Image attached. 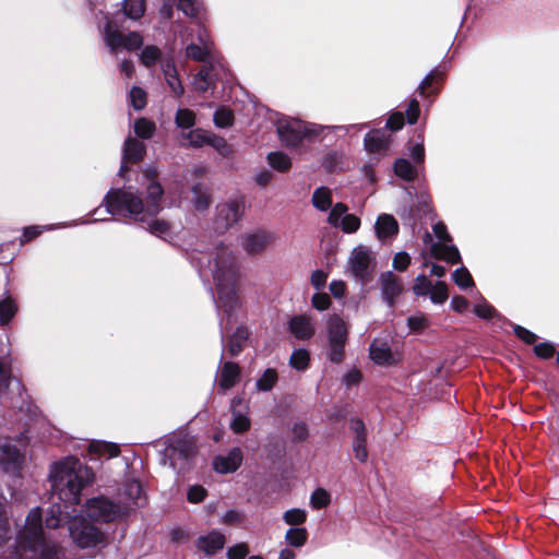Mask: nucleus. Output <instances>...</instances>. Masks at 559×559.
Segmentation results:
<instances>
[{
	"label": "nucleus",
	"instance_id": "18",
	"mask_svg": "<svg viewBox=\"0 0 559 559\" xmlns=\"http://www.w3.org/2000/svg\"><path fill=\"white\" fill-rule=\"evenodd\" d=\"M370 358L377 365L391 366L397 364L401 358L391 350L386 341L376 338L370 345Z\"/></svg>",
	"mask_w": 559,
	"mask_h": 559
},
{
	"label": "nucleus",
	"instance_id": "32",
	"mask_svg": "<svg viewBox=\"0 0 559 559\" xmlns=\"http://www.w3.org/2000/svg\"><path fill=\"white\" fill-rule=\"evenodd\" d=\"M17 306L10 296L0 300V324H8L15 316Z\"/></svg>",
	"mask_w": 559,
	"mask_h": 559
},
{
	"label": "nucleus",
	"instance_id": "3",
	"mask_svg": "<svg viewBox=\"0 0 559 559\" xmlns=\"http://www.w3.org/2000/svg\"><path fill=\"white\" fill-rule=\"evenodd\" d=\"M15 552L20 559H64L61 546L43 527L39 508L32 509L26 516Z\"/></svg>",
	"mask_w": 559,
	"mask_h": 559
},
{
	"label": "nucleus",
	"instance_id": "56",
	"mask_svg": "<svg viewBox=\"0 0 559 559\" xmlns=\"http://www.w3.org/2000/svg\"><path fill=\"white\" fill-rule=\"evenodd\" d=\"M10 525L5 513V507L0 502V544L9 538Z\"/></svg>",
	"mask_w": 559,
	"mask_h": 559
},
{
	"label": "nucleus",
	"instance_id": "22",
	"mask_svg": "<svg viewBox=\"0 0 559 559\" xmlns=\"http://www.w3.org/2000/svg\"><path fill=\"white\" fill-rule=\"evenodd\" d=\"M390 135L384 131L374 130L365 136V147L369 153L382 154L390 145Z\"/></svg>",
	"mask_w": 559,
	"mask_h": 559
},
{
	"label": "nucleus",
	"instance_id": "38",
	"mask_svg": "<svg viewBox=\"0 0 559 559\" xmlns=\"http://www.w3.org/2000/svg\"><path fill=\"white\" fill-rule=\"evenodd\" d=\"M307 535L305 527L289 528L285 534V540L293 547H301L307 542Z\"/></svg>",
	"mask_w": 559,
	"mask_h": 559
},
{
	"label": "nucleus",
	"instance_id": "64",
	"mask_svg": "<svg viewBox=\"0 0 559 559\" xmlns=\"http://www.w3.org/2000/svg\"><path fill=\"white\" fill-rule=\"evenodd\" d=\"M206 491L202 486H192L188 491V500L192 503L201 502L205 498Z\"/></svg>",
	"mask_w": 559,
	"mask_h": 559
},
{
	"label": "nucleus",
	"instance_id": "2",
	"mask_svg": "<svg viewBox=\"0 0 559 559\" xmlns=\"http://www.w3.org/2000/svg\"><path fill=\"white\" fill-rule=\"evenodd\" d=\"M197 265L201 276H211L216 286L218 312L226 318L221 319V328L227 329L236 321L235 310L238 307V277L237 259L233 250L218 243L207 252H201L197 258Z\"/></svg>",
	"mask_w": 559,
	"mask_h": 559
},
{
	"label": "nucleus",
	"instance_id": "48",
	"mask_svg": "<svg viewBox=\"0 0 559 559\" xmlns=\"http://www.w3.org/2000/svg\"><path fill=\"white\" fill-rule=\"evenodd\" d=\"M155 131V124L154 122L145 119L140 118L134 123V132L138 136L142 139H150Z\"/></svg>",
	"mask_w": 559,
	"mask_h": 559
},
{
	"label": "nucleus",
	"instance_id": "20",
	"mask_svg": "<svg viewBox=\"0 0 559 559\" xmlns=\"http://www.w3.org/2000/svg\"><path fill=\"white\" fill-rule=\"evenodd\" d=\"M381 289L384 300L392 307L395 298L403 292V285L392 272H385L381 275Z\"/></svg>",
	"mask_w": 559,
	"mask_h": 559
},
{
	"label": "nucleus",
	"instance_id": "57",
	"mask_svg": "<svg viewBox=\"0 0 559 559\" xmlns=\"http://www.w3.org/2000/svg\"><path fill=\"white\" fill-rule=\"evenodd\" d=\"M407 325L413 332H421L428 325V320L425 316H413L407 319Z\"/></svg>",
	"mask_w": 559,
	"mask_h": 559
},
{
	"label": "nucleus",
	"instance_id": "44",
	"mask_svg": "<svg viewBox=\"0 0 559 559\" xmlns=\"http://www.w3.org/2000/svg\"><path fill=\"white\" fill-rule=\"evenodd\" d=\"M331 502V495L324 488H317L310 497V504L313 509L325 508Z\"/></svg>",
	"mask_w": 559,
	"mask_h": 559
},
{
	"label": "nucleus",
	"instance_id": "7",
	"mask_svg": "<svg viewBox=\"0 0 559 559\" xmlns=\"http://www.w3.org/2000/svg\"><path fill=\"white\" fill-rule=\"evenodd\" d=\"M321 129L289 117L277 120V133L288 147H296L306 136L317 135Z\"/></svg>",
	"mask_w": 559,
	"mask_h": 559
},
{
	"label": "nucleus",
	"instance_id": "51",
	"mask_svg": "<svg viewBox=\"0 0 559 559\" xmlns=\"http://www.w3.org/2000/svg\"><path fill=\"white\" fill-rule=\"evenodd\" d=\"M176 123L180 128L189 129L195 123V115L190 109H179L176 114Z\"/></svg>",
	"mask_w": 559,
	"mask_h": 559
},
{
	"label": "nucleus",
	"instance_id": "36",
	"mask_svg": "<svg viewBox=\"0 0 559 559\" xmlns=\"http://www.w3.org/2000/svg\"><path fill=\"white\" fill-rule=\"evenodd\" d=\"M309 361H310L309 352L304 348L295 349L292 353L290 358H289L290 367L298 371L306 370L309 366Z\"/></svg>",
	"mask_w": 559,
	"mask_h": 559
},
{
	"label": "nucleus",
	"instance_id": "46",
	"mask_svg": "<svg viewBox=\"0 0 559 559\" xmlns=\"http://www.w3.org/2000/svg\"><path fill=\"white\" fill-rule=\"evenodd\" d=\"M209 131L202 129L191 130L183 136L189 141V145L193 147H202L207 144Z\"/></svg>",
	"mask_w": 559,
	"mask_h": 559
},
{
	"label": "nucleus",
	"instance_id": "35",
	"mask_svg": "<svg viewBox=\"0 0 559 559\" xmlns=\"http://www.w3.org/2000/svg\"><path fill=\"white\" fill-rule=\"evenodd\" d=\"M124 15L132 20H139L145 12L144 0H124L123 2Z\"/></svg>",
	"mask_w": 559,
	"mask_h": 559
},
{
	"label": "nucleus",
	"instance_id": "62",
	"mask_svg": "<svg viewBox=\"0 0 559 559\" xmlns=\"http://www.w3.org/2000/svg\"><path fill=\"white\" fill-rule=\"evenodd\" d=\"M349 428L354 432V438H367L366 426L361 419H352L349 423Z\"/></svg>",
	"mask_w": 559,
	"mask_h": 559
},
{
	"label": "nucleus",
	"instance_id": "27",
	"mask_svg": "<svg viewBox=\"0 0 559 559\" xmlns=\"http://www.w3.org/2000/svg\"><path fill=\"white\" fill-rule=\"evenodd\" d=\"M162 70L170 90L176 96H181L183 94V86L178 76L174 60L169 59L164 61L162 63Z\"/></svg>",
	"mask_w": 559,
	"mask_h": 559
},
{
	"label": "nucleus",
	"instance_id": "25",
	"mask_svg": "<svg viewBox=\"0 0 559 559\" xmlns=\"http://www.w3.org/2000/svg\"><path fill=\"white\" fill-rule=\"evenodd\" d=\"M240 369L235 362L227 361L223 365L218 377V385L224 389L233 388L239 380Z\"/></svg>",
	"mask_w": 559,
	"mask_h": 559
},
{
	"label": "nucleus",
	"instance_id": "60",
	"mask_svg": "<svg viewBox=\"0 0 559 559\" xmlns=\"http://www.w3.org/2000/svg\"><path fill=\"white\" fill-rule=\"evenodd\" d=\"M249 550L246 544H237L227 550L228 559H245Z\"/></svg>",
	"mask_w": 559,
	"mask_h": 559
},
{
	"label": "nucleus",
	"instance_id": "5",
	"mask_svg": "<svg viewBox=\"0 0 559 559\" xmlns=\"http://www.w3.org/2000/svg\"><path fill=\"white\" fill-rule=\"evenodd\" d=\"M64 512L61 506L53 504L46 514V528H57L63 520ZM69 535L73 543L81 548H92L105 542V535L96 526L88 523L81 515H70L66 512Z\"/></svg>",
	"mask_w": 559,
	"mask_h": 559
},
{
	"label": "nucleus",
	"instance_id": "17",
	"mask_svg": "<svg viewBox=\"0 0 559 559\" xmlns=\"http://www.w3.org/2000/svg\"><path fill=\"white\" fill-rule=\"evenodd\" d=\"M242 204L238 201H230L217 206V214L215 218V229L223 233L236 222L242 215Z\"/></svg>",
	"mask_w": 559,
	"mask_h": 559
},
{
	"label": "nucleus",
	"instance_id": "52",
	"mask_svg": "<svg viewBox=\"0 0 559 559\" xmlns=\"http://www.w3.org/2000/svg\"><path fill=\"white\" fill-rule=\"evenodd\" d=\"M352 445L355 457L365 463L368 460L367 438H354Z\"/></svg>",
	"mask_w": 559,
	"mask_h": 559
},
{
	"label": "nucleus",
	"instance_id": "40",
	"mask_svg": "<svg viewBox=\"0 0 559 559\" xmlns=\"http://www.w3.org/2000/svg\"><path fill=\"white\" fill-rule=\"evenodd\" d=\"M202 8V0H178V9L190 17H199Z\"/></svg>",
	"mask_w": 559,
	"mask_h": 559
},
{
	"label": "nucleus",
	"instance_id": "11",
	"mask_svg": "<svg viewBox=\"0 0 559 559\" xmlns=\"http://www.w3.org/2000/svg\"><path fill=\"white\" fill-rule=\"evenodd\" d=\"M432 230L438 241L431 245V255L451 264L459 263L461 255L455 246L449 245L451 236L447 230V226L442 222H438L432 226Z\"/></svg>",
	"mask_w": 559,
	"mask_h": 559
},
{
	"label": "nucleus",
	"instance_id": "8",
	"mask_svg": "<svg viewBox=\"0 0 559 559\" xmlns=\"http://www.w3.org/2000/svg\"><path fill=\"white\" fill-rule=\"evenodd\" d=\"M329 340V358L333 362H341L344 358V347L348 335L347 323L338 316H332L326 322Z\"/></svg>",
	"mask_w": 559,
	"mask_h": 559
},
{
	"label": "nucleus",
	"instance_id": "37",
	"mask_svg": "<svg viewBox=\"0 0 559 559\" xmlns=\"http://www.w3.org/2000/svg\"><path fill=\"white\" fill-rule=\"evenodd\" d=\"M394 171L396 176L407 181L413 180L417 174L415 167L405 158H400L395 162Z\"/></svg>",
	"mask_w": 559,
	"mask_h": 559
},
{
	"label": "nucleus",
	"instance_id": "4",
	"mask_svg": "<svg viewBox=\"0 0 559 559\" xmlns=\"http://www.w3.org/2000/svg\"><path fill=\"white\" fill-rule=\"evenodd\" d=\"M92 469L79 459L68 456L55 462L50 467L49 480L64 507L79 504L82 490L93 480Z\"/></svg>",
	"mask_w": 559,
	"mask_h": 559
},
{
	"label": "nucleus",
	"instance_id": "19",
	"mask_svg": "<svg viewBox=\"0 0 559 559\" xmlns=\"http://www.w3.org/2000/svg\"><path fill=\"white\" fill-rule=\"evenodd\" d=\"M242 462V452L239 448L231 449L225 455H218L213 461L214 469L219 474L234 473Z\"/></svg>",
	"mask_w": 559,
	"mask_h": 559
},
{
	"label": "nucleus",
	"instance_id": "14",
	"mask_svg": "<svg viewBox=\"0 0 559 559\" xmlns=\"http://www.w3.org/2000/svg\"><path fill=\"white\" fill-rule=\"evenodd\" d=\"M277 236L269 230L257 229L243 234L239 238L240 247L251 255H257L275 245Z\"/></svg>",
	"mask_w": 559,
	"mask_h": 559
},
{
	"label": "nucleus",
	"instance_id": "12",
	"mask_svg": "<svg viewBox=\"0 0 559 559\" xmlns=\"http://www.w3.org/2000/svg\"><path fill=\"white\" fill-rule=\"evenodd\" d=\"M195 32V40L192 34L185 35L186 40L191 38V43L186 48V57L195 61L205 62L212 55L213 43L207 31L200 24L197 25Z\"/></svg>",
	"mask_w": 559,
	"mask_h": 559
},
{
	"label": "nucleus",
	"instance_id": "6",
	"mask_svg": "<svg viewBox=\"0 0 559 559\" xmlns=\"http://www.w3.org/2000/svg\"><path fill=\"white\" fill-rule=\"evenodd\" d=\"M104 43L112 53L121 50L132 51L143 45V37L138 32L121 33L112 21H107L102 32Z\"/></svg>",
	"mask_w": 559,
	"mask_h": 559
},
{
	"label": "nucleus",
	"instance_id": "1",
	"mask_svg": "<svg viewBox=\"0 0 559 559\" xmlns=\"http://www.w3.org/2000/svg\"><path fill=\"white\" fill-rule=\"evenodd\" d=\"M143 177L146 185L145 201L130 190H110L104 198L106 211L111 215H122L142 223L147 222V230L151 234L166 239L171 234V225L162 219L148 221L155 217L163 209L164 190L156 180V168H145Z\"/></svg>",
	"mask_w": 559,
	"mask_h": 559
},
{
	"label": "nucleus",
	"instance_id": "31",
	"mask_svg": "<svg viewBox=\"0 0 559 559\" xmlns=\"http://www.w3.org/2000/svg\"><path fill=\"white\" fill-rule=\"evenodd\" d=\"M270 166L281 173L287 171L292 167L290 157L282 152H272L267 155Z\"/></svg>",
	"mask_w": 559,
	"mask_h": 559
},
{
	"label": "nucleus",
	"instance_id": "58",
	"mask_svg": "<svg viewBox=\"0 0 559 559\" xmlns=\"http://www.w3.org/2000/svg\"><path fill=\"white\" fill-rule=\"evenodd\" d=\"M331 305V299L325 293H317L312 296V306L320 311L326 310Z\"/></svg>",
	"mask_w": 559,
	"mask_h": 559
},
{
	"label": "nucleus",
	"instance_id": "63",
	"mask_svg": "<svg viewBox=\"0 0 559 559\" xmlns=\"http://www.w3.org/2000/svg\"><path fill=\"white\" fill-rule=\"evenodd\" d=\"M409 262L411 258L406 252H399L393 259V267L397 271H405Z\"/></svg>",
	"mask_w": 559,
	"mask_h": 559
},
{
	"label": "nucleus",
	"instance_id": "24",
	"mask_svg": "<svg viewBox=\"0 0 559 559\" xmlns=\"http://www.w3.org/2000/svg\"><path fill=\"white\" fill-rule=\"evenodd\" d=\"M121 496L129 500L128 502H124V507L122 508V511H124L126 514L133 507H139L141 504L142 485L135 479L127 480L123 485Z\"/></svg>",
	"mask_w": 559,
	"mask_h": 559
},
{
	"label": "nucleus",
	"instance_id": "28",
	"mask_svg": "<svg viewBox=\"0 0 559 559\" xmlns=\"http://www.w3.org/2000/svg\"><path fill=\"white\" fill-rule=\"evenodd\" d=\"M88 451L91 454H97L99 457L111 459L116 457L120 453L118 444L105 441H92L88 444Z\"/></svg>",
	"mask_w": 559,
	"mask_h": 559
},
{
	"label": "nucleus",
	"instance_id": "13",
	"mask_svg": "<svg viewBox=\"0 0 559 559\" xmlns=\"http://www.w3.org/2000/svg\"><path fill=\"white\" fill-rule=\"evenodd\" d=\"M85 512L88 518L99 522H110L124 515L120 506L103 497L88 500L85 504Z\"/></svg>",
	"mask_w": 559,
	"mask_h": 559
},
{
	"label": "nucleus",
	"instance_id": "41",
	"mask_svg": "<svg viewBox=\"0 0 559 559\" xmlns=\"http://www.w3.org/2000/svg\"><path fill=\"white\" fill-rule=\"evenodd\" d=\"M212 83L211 70L203 67L192 81V85L198 92H205Z\"/></svg>",
	"mask_w": 559,
	"mask_h": 559
},
{
	"label": "nucleus",
	"instance_id": "26",
	"mask_svg": "<svg viewBox=\"0 0 559 559\" xmlns=\"http://www.w3.org/2000/svg\"><path fill=\"white\" fill-rule=\"evenodd\" d=\"M224 545L225 536L217 531H213L205 536L199 537L198 539V547L209 555L222 549Z\"/></svg>",
	"mask_w": 559,
	"mask_h": 559
},
{
	"label": "nucleus",
	"instance_id": "39",
	"mask_svg": "<svg viewBox=\"0 0 559 559\" xmlns=\"http://www.w3.org/2000/svg\"><path fill=\"white\" fill-rule=\"evenodd\" d=\"M162 57V51L157 46L148 45L140 53V61L145 67L155 64Z\"/></svg>",
	"mask_w": 559,
	"mask_h": 559
},
{
	"label": "nucleus",
	"instance_id": "55",
	"mask_svg": "<svg viewBox=\"0 0 559 559\" xmlns=\"http://www.w3.org/2000/svg\"><path fill=\"white\" fill-rule=\"evenodd\" d=\"M206 145H211L212 147H214L219 154L226 156L229 154L230 152V148L227 144V142L225 141V139H223L222 136H218L212 132H210L209 134V139H207V144Z\"/></svg>",
	"mask_w": 559,
	"mask_h": 559
},
{
	"label": "nucleus",
	"instance_id": "15",
	"mask_svg": "<svg viewBox=\"0 0 559 559\" xmlns=\"http://www.w3.org/2000/svg\"><path fill=\"white\" fill-rule=\"evenodd\" d=\"M416 296H429L433 304L441 305L448 299V287L444 282L432 283L426 275L420 274L416 277L413 286Z\"/></svg>",
	"mask_w": 559,
	"mask_h": 559
},
{
	"label": "nucleus",
	"instance_id": "29",
	"mask_svg": "<svg viewBox=\"0 0 559 559\" xmlns=\"http://www.w3.org/2000/svg\"><path fill=\"white\" fill-rule=\"evenodd\" d=\"M145 153V145L132 138H128L124 142L123 157L130 162L136 163L142 159Z\"/></svg>",
	"mask_w": 559,
	"mask_h": 559
},
{
	"label": "nucleus",
	"instance_id": "10",
	"mask_svg": "<svg viewBox=\"0 0 559 559\" xmlns=\"http://www.w3.org/2000/svg\"><path fill=\"white\" fill-rule=\"evenodd\" d=\"M195 453V445L191 438H176L165 450L170 466L178 473L185 471Z\"/></svg>",
	"mask_w": 559,
	"mask_h": 559
},
{
	"label": "nucleus",
	"instance_id": "43",
	"mask_svg": "<svg viewBox=\"0 0 559 559\" xmlns=\"http://www.w3.org/2000/svg\"><path fill=\"white\" fill-rule=\"evenodd\" d=\"M248 338V331L245 328H238L230 338L228 350L230 355L236 356L240 353L242 343Z\"/></svg>",
	"mask_w": 559,
	"mask_h": 559
},
{
	"label": "nucleus",
	"instance_id": "33",
	"mask_svg": "<svg viewBox=\"0 0 559 559\" xmlns=\"http://www.w3.org/2000/svg\"><path fill=\"white\" fill-rule=\"evenodd\" d=\"M237 404H240V401L236 402L234 400L233 401V420L230 423V427L236 433H241L249 429L250 420L245 414L236 411Z\"/></svg>",
	"mask_w": 559,
	"mask_h": 559
},
{
	"label": "nucleus",
	"instance_id": "23",
	"mask_svg": "<svg viewBox=\"0 0 559 559\" xmlns=\"http://www.w3.org/2000/svg\"><path fill=\"white\" fill-rule=\"evenodd\" d=\"M289 330L297 338L307 340L314 334V324L308 316H296L289 321Z\"/></svg>",
	"mask_w": 559,
	"mask_h": 559
},
{
	"label": "nucleus",
	"instance_id": "42",
	"mask_svg": "<svg viewBox=\"0 0 559 559\" xmlns=\"http://www.w3.org/2000/svg\"><path fill=\"white\" fill-rule=\"evenodd\" d=\"M277 381V372L275 369H266L261 378L257 380L255 386L259 391H270Z\"/></svg>",
	"mask_w": 559,
	"mask_h": 559
},
{
	"label": "nucleus",
	"instance_id": "54",
	"mask_svg": "<svg viewBox=\"0 0 559 559\" xmlns=\"http://www.w3.org/2000/svg\"><path fill=\"white\" fill-rule=\"evenodd\" d=\"M234 117L230 110L219 108L214 114V123L218 128H226L233 124Z\"/></svg>",
	"mask_w": 559,
	"mask_h": 559
},
{
	"label": "nucleus",
	"instance_id": "61",
	"mask_svg": "<svg viewBox=\"0 0 559 559\" xmlns=\"http://www.w3.org/2000/svg\"><path fill=\"white\" fill-rule=\"evenodd\" d=\"M534 352L540 358H549L555 354V347L551 343L545 342L537 344Z\"/></svg>",
	"mask_w": 559,
	"mask_h": 559
},
{
	"label": "nucleus",
	"instance_id": "59",
	"mask_svg": "<svg viewBox=\"0 0 559 559\" xmlns=\"http://www.w3.org/2000/svg\"><path fill=\"white\" fill-rule=\"evenodd\" d=\"M474 312L481 319H491L496 314V310L488 302L484 301L474 307Z\"/></svg>",
	"mask_w": 559,
	"mask_h": 559
},
{
	"label": "nucleus",
	"instance_id": "50",
	"mask_svg": "<svg viewBox=\"0 0 559 559\" xmlns=\"http://www.w3.org/2000/svg\"><path fill=\"white\" fill-rule=\"evenodd\" d=\"M307 519V512L304 509H290L287 510L284 515L283 520L288 525H300L302 524Z\"/></svg>",
	"mask_w": 559,
	"mask_h": 559
},
{
	"label": "nucleus",
	"instance_id": "45",
	"mask_svg": "<svg viewBox=\"0 0 559 559\" xmlns=\"http://www.w3.org/2000/svg\"><path fill=\"white\" fill-rule=\"evenodd\" d=\"M129 100L130 105L135 110H141L146 106L147 103L146 92L139 86H133L129 93Z\"/></svg>",
	"mask_w": 559,
	"mask_h": 559
},
{
	"label": "nucleus",
	"instance_id": "9",
	"mask_svg": "<svg viewBox=\"0 0 559 559\" xmlns=\"http://www.w3.org/2000/svg\"><path fill=\"white\" fill-rule=\"evenodd\" d=\"M11 438L0 440V469L10 476H19L24 465V453Z\"/></svg>",
	"mask_w": 559,
	"mask_h": 559
},
{
	"label": "nucleus",
	"instance_id": "47",
	"mask_svg": "<svg viewBox=\"0 0 559 559\" xmlns=\"http://www.w3.org/2000/svg\"><path fill=\"white\" fill-rule=\"evenodd\" d=\"M452 278L454 283L462 289L472 287L474 285L472 275L466 267L456 269L452 274Z\"/></svg>",
	"mask_w": 559,
	"mask_h": 559
},
{
	"label": "nucleus",
	"instance_id": "34",
	"mask_svg": "<svg viewBox=\"0 0 559 559\" xmlns=\"http://www.w3.org/2000/svg\"><path fill=\"white\" fill-rule=\"evenodd\" d=\"M193 192V205L198 211H204L211 203V197L207 189L202 185H195L192 189Z\"/></svg>",
	"mask_w": 559,
	"mask_h": 559
},
{
	"label": "nucleus",
	"instance_id": "49",
	"mask_svg": "<svg viewBox=\"0 0 559 559\" xmlns=\"http://www.w3.org/2000/svg\"><path fill=\"white\" fill-rule=\"evenodd\" d=\"M359 227L360 219L356 215L349 213H346L341 223L336 226V228H341L346 234L356 233Z\"/></svg>",
	"mask_w": 559,
	"mask_h": 559
},
{
	"label": "nucleus",
	"instance_id": "16",
	"mask_svg": "<svg viewBox=\"0 0 559 559\" xmlns=\"http://www.w3.org/2000/svg\"><path fill=\"white\" fill-rule=\"evenodd\" d=\"M371 263V252L364 246H358L353 249L347 262V272L355 278L366 281L369 276V267Z\"/></svg>",
	"mask_w": 559,
	"mask_h": 559
},
{
	"label": "nucleus",
	"instance_id": "30",
	"mask_svg": "<svg viewBox=\"0 0 559 559\" xmlns=\"http://www.w3.org/2000/svg\"><path fill=\"white\" fill-rule=\"evenodd\" d=\"M312 203L319 211H328L332 205L331 190L325 187L316 189L312 195Z\"/></svg>",
	"mask_w": 559,
	"mask_h": 559
},
{
	"label": "nucleus",
	"instance_id": "21",
	"mask_svg": "<svg viewBox=\"0 0 559 559\" xmlns=\"http://www.w3.org/2000/svg\"><path fill=\"white\" fill-rule=\"evenodd\" d=\"M376 234L379 240L386 241L392 239L399 233V224L390 214H381L374 225Z\"/></svg>",
	"mask_w": 559,
	"mask_h": 559
},
{
	"label": "nucleus",
	"instance_id": "53",
	"mask_svg": "<svg viewBox=\"0 0 559 559\" xmlns=\"http://www.w3.org/2000/svg\"><path fill=\"white\" fill-rule=\"evenodd\" d=\"M347 211H348V209L345 204L336 203L331 209V212L329 214V217H328L329 224L332 225L333 227H336L341 223L342 218L345 216Z\"/></svg>",
	"mask_w": 559,
	"mask_h": 559
}]
</instances>
